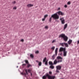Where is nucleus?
I'll return each instance as SVG.
<instances>
[{
  "label": "nucleus",
  "instance_id": "obj_1",
  "mask_svg": "<svg viewBox=\"0 0 79 79\" xmlns=\"http://www.w3.org/2000/svg\"><path fill=\"white\" fill-rule=\"evenodd\" d=\"M63 58L60 56H58L57 57V59H55L54 61V64H56L57 63H61L62 62L63 60Z\"/></svg>",
  "mask_w": 79,
  "mask_h": 79
},
{
  "label": "nucleus",
  "instance_id": "obj_2",
  "mask_svg": "<svg viewBox=\"0 0 79 79\" xmlns=\"http://www.w3.org/2000/svg\"><path fill=\"white\" fill-rule=\"evenodd\" d=\"M47 77L49 79H55V76H50L48 73H47L42 78L43 79H46Z\"/></svg>",
  "mask_w": 79,
  "mask_h": 79
},
{
  "label": "nucleus",
  "instance_id": "obj_3",
  "mask_svg": "<svg viewBox=\"0 0 79 79\" xmlns=\"http://www.w3.org/2000/svg\"><path fill=\"white\" fill-rule=\"evenodd\" d=\"M66 47H65L64 48L61 47L59 49V52H61L62 51L63 52V56H66L67 55V53L68 51H66Z\"/></svg>",
  "mask_w": 79,
  "mask_h": 79
},
{
  "label": "nucleus",
  "instance_id": "obj_4",
  "mask_svg": "<svg viewBox=\"0 0 79 79\" xmlns=\"http://www.w3.org/2000/svg\"><path fill=\"white\" fill-rule=\"evenodd\" d=\"M59 38H61V39H63V40L65 42H67L68 39V38L67 37V36L65 35V34H60L59 37Z\"/></svg>",
  "mask_w": 79,
  "mask_h": 79
},
{
  "label": "nucleus",
  "instance_id": "obj_5",
  "mask_svg": "<svg viewBox=\"0 0 79 79\" xmlns=\"http://www.w3.org/2000/svg\"><path fill=\"white\" fill-rule=\"evenodd\" d=\"M52 18H53L54 19H59V16L56 13L53 15H52L51 17L49 19V22H52Z\"/></svg>",
  "mask_w": 79,
  "mask_h": 79
},
{
  "label": "nucleus",
  "instance_id": "obj_6",
  "mask_svg": "<svg viewBox=\"0 0 79 79\" xmlns=\"http://www.w3.org/2000/svg\"><path fill=\"white\" fill-rule=\"evenodd\" d=\"M60 45L62 47H68L69 46H68V43H60Z\"/></svg>",
  "mask_w": 79,
  "mask_h": 79
},
{
  "label": "nucleus",
  "instance_id": "obj_7",
  "mask_svg": "<svg viewBox=\"0 0 79 79\" xmlns=\"http://www.w3.org/2000/svg\"><path fill=\"white\" fill-rule=\"evenodd\" d=\"M60 21H61V24H64L65 23V20L64 19V18L62 17L60 19Z\"/></svg>",
  "mask_w": 79,
  "mask_h": 79
},
{
  "label": "nucleus",
  "instance_id": "obj_8",
  "mask_svg": "<svg viewBox=\"0 0 79 79\" xmlns=\"http://www.w3.org/2000/svg\"><path fill=\"white\" fill-rule=\"evenodd\" d=\"M25 72L26 73H21V74H22V75H24L26 77V76L27 74V75H28V73H27V70L26 69Z\"/></svg>",
  "mask_w": 79,
  "mask_h": 79
},
{
  "label": "nucleus",
  "instance_id": "obj_9",
  "mask_svg": "<svg viewBox=\"0 0 79 79\" xmlns=\"http://www.w3.org/2000/svg\"><path fill=\"white\" fill-rule=\"evenodd\" d=\"M56 13H58L59 15H61V16H63V15H64V13H63V12L61 11H58Z\"/></svg>",
  "mask_w": 79,
  "mask_h": 79
},
{
  "label": "nucleus",
  "instance_id": "obj_10",
  "mask_svg": "<svg viewBox=\"0 0 79 79\" xmlns=\"http://www.w3.org/2000/svg\"><path fill=\"white\" fill-rule=\"evenodd\" d=\"M57 55V54H55L53 55L52 56V59L53 60H55V57Z\"/></svg>",
  "mask_w": 79,
  "mask_h": 79
},
{
  "label": "nucleus",
  "instance_id": "obj_11",
  "mask_svg": "<svg viewBox=\"0 0 79 79\" xmlns=\"http://www.w3.org/2000/svg\"><path fill=\"white\" fill-rule=\"evenodd\" d=\"M56 68L57 69H58V70H60L61 69V66L60 65H58L56 66Z\"/></svg>",
  "mask_w": 79,
  "mask_h": 79
},
{
  "label": "nucleus",
  "instance_id": "obj_12",
  "mask_svg": "<svg viewBox=\"0 0 79 79\" xmlns=\"http://www.w3.org/2000/svg\"><path fill=\"white\" fill-rule=\"evenodd\" d=\"M68 27V24H65L64 25V30H65Z\"/></svg>",
  "mask_w": 79,
  "mask_h": 79
},
{
  "label": "nucleus",
  "instance_id": "obj_13",
  "mask_svg": "<svg viewBox=\"0 0 79 79\" xmlns=\"http://www.w3.org/2000/svg\"><path fill=\"white\" fill-rule=\"evenodd\" d=\"M68 44H69V45H70V44L73 42V40H69V41L68 42Z\"/></svg>",
  "mask_w": 79,
  "mask_h": 79
},
{
  "label": "nucleus",
  "instance_id": "obj_14",
  "mask_svg": "<svg viewBox=\"0 0 79 79\" xmlns=\"http://www.w3.org/2000/svg\"><path fill=\"white\" fill-rule=\"evenodd\" d=\"M33 6L34 5L33 4H28L27 5V7H32V6Z\"/></svg>",
  "mask_w": 79,
  "mask_h": 79
},
{
  "label": "nucleus",
  "instance_id": "obj_15",
  "mask_svg": "<svg viewBox=\"0 0 79 79\" xmlns=\"http://www.w3.org/2000/svg\"><path fill=\"white\" fill-rule=\"evenodd\" d=\"M49 68H50V69H53L55 68V67L54 66L52 65L50 66Z\"/></svg>",
  "mask_w": 79,
  "mask_h": 79
},
{
  "label": "nucleus",
  "instance_id": "obj_16",
  "mask_svg": "<svg viewBox=\"0 0 79 79\" xmlns=\"http://www.w3.org/2000/svg\"><path fill=\"white\" fill-rule=\"evenodd\" d=\"M49 64L50 65H54V64L53 63V62H52L51 61H50L49 62Z\"/></svg>",
  "mask_w": 79,
  "mask_h": 79
},
{
  "label": "nucleus",
  "instance_id": "obj_17",
  "mask_svg": "<svg viewBox=\"0 0 79 79\" xmlns=\"http://www.w3.org/2000/svg\"><path fill=\"white\" fill-rule=\"evenodd\" d=\"M58 48H56L55 51V53L56 54H57V53H58Z\"/></svg>",
  "mask_w": 79,
  "mask_h": 79
},
{
  "label": "nucleus",
  "instance_id": "obj_18",
  "mask_svg": "<svg viewBox=\"0 0 79 79\" xmlns=\"http://www.w3.org/2000/svg\"><path fill=\"white\" fill-rule=\"evenodd\" d=\"M30 57H31V58L33 59V58H34V55H33V54H31L30 55Z\"/></svg>",
  "mask_w": 79,
  "mask_h": 79
},
{
  "label": "nucleus",
  "instance_id": "obj_19",
  "mask_svg": "<svg viewBox=\"0 0 79 79\" xmlns=\"http://www.w3.org/2000/svg\"><path fill=\"white\" fill-rule=\"evenodd\" d=\"M46 60H47V58L45 57L43 60V63H44L46 61Z\"/></svg>",
  "mask_w": 79,
  "mask_h": 79
},
{
  "label": "nucleus",
  "instance_id": "obj_20",
  "mask_svg": "<svg viewBox=\"0 0 79 79\" xmlns=\"http://www.w3.org/2000/svg\"><path fill=\"white\" fill-rule=\"evenodd\" d=\"M32 67V65L30 64H28L27 65V68H29V67Z\"/></svg>",
  "mask_w": 79,
  "mask_h": 79
},
{
  "label": "nucleus",
  "instance_id": "obj_21",
  "mask_svg": "<svg viewBox=\"0 0 79 79\" xmlns=\"http://www.w3.org/2000/svg\"><path fill=\"white\" fill-rule=\"evenodd\" d=\"M44 62H45V65H46V66H47V65H48V62H47V61Z\"/></svg>",
  "mask_w": 79,
  "mask_h": 79
},
{
  "label": "nucleus",
  "instance_id": "obj_22",
  "mask_svg": "<svg viewBox=\"0 0 79 79\" xmlns=\"http://www.w3.org/2000/svg\"><path fill=\"white\" fill-rule=\"evenodd\" d=\"M55 47H52V48H51V49L53 50H55Z\"/></svg>",
  "mask_w": 79,
  "mask_h": 79
},
{
  "label": "nucleus",
  "instance_id": "obj_23",
  "mask_svg": "<svg viewBox=\"0 0 79 79\" xmlns=\"http://www.w3.org/2000/svg\"><path fill=\"white\" fill-rule=\"evenodd\" d=\"M41 65H42V62H40L39 63V65L40 66H41Z\"/></svg>",
  "mask_w": 79,
  "mask_h": 79
},
{
  "label": "nucleus",
  "instance_id": "obj_24",
  "mask_svg": "<svg viewBox=\"0 0 79 79\" xmlns=\"http://www.w3.org/2000/svg\"><path fill=\"white\" fill-rule=\"evenodd\" d=\"M27 71H28V73H31V70L30 69H28L27 70Z\"/></svg>",
  "mask_w": 79,
  "mask_h": 79
},
{
  "label": "nucleus",
  "instance_id": "obj_25",
  "mask_svg": "<svg viewBox=\"0 0 79 79\" xmlns=\"http://www.w3.org/2000/svg\"><path fill=\"white\" fill-rule=\"evenodd\" d=\"M25 63H26L27 64H28V63H29V62H28V60H25Z\"/></svg>",
  "mask_w": 79,
  "mask_h": 79
},
{
  "label": "nucleus",
  "instance_id": "obj_26",
  "mask_svg": "<svg viewBox=\"0 0 79 79\" xmlns=\"http://www.w3.org/2000/svg\"><path fill=\"white\" fill-rule=\"evenodd\" d=\"M47 16H48V15H45L44 16V18L45 19V18H46Z\"/></svg>",
  "mask_w": 79,
  "mask_h": 79
},
{
  "label": "nucleus",
  "instance_id": "obj_27",
  "mask_svg": "<svg viewBox=\"0 0 79 79\" xmlns=\"http://www.w3.org/2000/svg\"><path fill=\"white\" fill-rule=\"evenodd\" d=\"M13 9H14V10H16V9H17V8L15 6L13 8Z\"/></svg>",
  "mask_w": 79,
  "mask_h": 79
},
{
  "label": "nucleus",
  "instance_id": "obj_28",
  "mask_svg": "<svg viewBox=\"0 0 79 79\" xmlns=\"http://www.w3.org/2000/svg\"><path fill=\"white\" fill-rule=\"evenodd\" d=\"M12 3H13V4H15L16 3V1H14L12 2Z\"/></svg>",
  "mask_w": 79,
  "mask_h": 79
},
{
  "label": "nucleus",
  "instance_id": "obj_29",
  "mask_svg": "<svg viewBox=\"0 0 79 79\" xmlns=\"http://www.w3.org/2000/svg\"><path fill=\"white\" fill-rule=\"evenodd\" d=\"M39 53V51H37L35 52V53Z\"/></svg>",
  "mask_w": 79,
  "mask_h": 79
},
{
  "label": "nucleus",
  "instance_id": "obj_30",
  "mask_svg": "<svg viewBox=\"0 0 79 79\" xmlns=\"http://www.w3.org/2000/svg\"><path fill=\"white\" fill-rule=\"evenodd\" d=\"M45 19L44 18L42 19V21H45Z\"/></svg>",
  "mask_w": 79,
  "mask_h": 79
},
{
  "label": "nucleus",
  "instance_id": "obj_31",
  "mask_svg": "<svg viewBox=\"0 0 79 79\" xmlns=\"http://www.w3.org/2000/svg\"><path fill=\"white\" fill-rule=\"evenodd\" d=\"M67 4L68 5H70L71 4V2H68L67 3Z\"/></svg>",
  "mask_w": 79,
  "mask_h": 79
},
{
  "label": "nucleus",
  "instance_id": "obj_32",
  "mask_svg": "<svg viewBox=\"0 0 79 79\" xmlns=\"http://www.w3.org/2000/svg\"><path fill=\"white\" fill-rule=\"evenodd\" d=\"M49 74H52V72L51 71H50L49 72Z\"/></svg>",
  "mask_w": 79,
  "mask_h": 79
},
{
  "label": "nucleus",
  "instance_id": "obj_33",
  "mask_svg": "<svg viewBox=\"0 0 79 79\" xmlns=\"http://www.w3.org/2000/svg\"><path fill=\"white\" fill-rule=\"evenodd\" d=\"M58 70H59L58 69H56V72L57 73H60V72H59V71Z\"/></svg>",
  "mask_w": 79,
  "mask_h": 79
},
{
  "label": "nucleus",
  "instance_id": "obj_34",
  "mask_svg": "<svg viewBox=\"0 0 79 79\" xmlns=\"http://www.w3.org/2000/svg\"><path fill=\"white\" fill-rule=\"evenodd\" d=\"M64 7H65V8H67V7H68V6H67V5H64Z\"/></svg>",
  "mask_w": 79,
  "mask_h": 79
},
{
  "label": "nucleus",
  "instance_id": "obj_35",
  "mask_svg": "<svg viewBox=\"0 0 79 79\" xmlns=\"http://www.w3.org/2000/svg\"><path fill=\"white\" fill-rule=\"evenodd\" d=\"M48 26H46L45 27V29H48Z\"/></svg>",
  "mask_w": 79,
  "mask_h": 79
},
{
  "label": "nucleus",
  "instance_id": "obj_36",
  "mask_svg": "<svg viewBox=\"0 0 79 79\" xmlns=\"http://www.w3.org/2000/svg\"><path fill=\"white\" fill-rule=\"evenodd\" d=\"M26 64H24L22 65V66H26Z\"/></svg>",
  "mask_w": 79,
  "mask_h": 79
},
{
  "label": "nucleus",
  "instance_id": "obj_37",
  "mask_svg": "<svg viewBox=\"0 0 79 79\" xmlns=\"http://www.w3.org/2000/svg\"><path fill=\"white\" fill-rule=\"evenodd\" d=\"M55 42V40H53L52 42V43H54V42Z\"/></svg>",
  "mask_w": 79,
  "mask_h": 79
},
{
  "label": "nucleus",
  "instance_id": "obj_38",
  "mask_svg": "<svg viewBox=\"0 0 79 79\" xmlns=\"http://www.w3.org/2000/svg\"><path fill=\"white\" fill-rule=\"evenodd\" d=\"M20 41L21 42H24V40L23 39H22L20 40Z\"/></svg>",
  "mask_w": 79,
  "mask_h": 79
},
{
  "label": "nucleus",
  "instance_id": "obj_39",
  "mask_svg": "<svg viewBox=\"0 0 79 79\" xmlns=\"http://www.w3.org/2000/svg\"><path fill=\"white\" fill-rule=\"evenodd\" d=\"M36 62L38 63H39V61H38V60H36Z\"/></svg>",
  "mask_w": 79,
  "mask_h": 79
},
{
  "label": "nucleus",
  "instance_id": "obj_40",
  "mask_svg": "<svg viewBox=\"0 0 79 79\" xmlns=\"http://www.w3.org/2000/svg\"><path fill=\"white\" fill-rule=\"evenodd\" d=\"M30 73L31 74V76H32V73L31 72Z\"/></svg>",
  "mask_w": 79,
  "mask_h": 79
},
{
  "label": "nucleus",
  "instance_id": "obj_41",
  "mask_svg": "<svg viewBox=\"0 0 79 79\" xmlns=\"http://www.w3.org/2000/svg\"><path fill=\"white\" fill-rule=\"evenodd\" d=\"M58 10H60V7H58Z\"/></svg>",
  "mask_w": 79,
  "mask_h": 79
},
{
  "label": "nucleus",
  "instance_id": "obj_42",
  "mask_svg": "<svg viewBox=\"0 0 79 79\" xmlns=\"http://www.w3.org/2000/svg\"><path fill=\"white\" fill-rule=\"evenodd\" d=\"M59 55H62V53H61Z\"/></svg>",
  "mask_w": 79,
  "mask_h": 79
},
{
  "label": "nucleus",
  "instance_id": "obj_43",
  "mask_svg": "<svg viewBox=\"0 0 79 79\" xmlns=\"http://www.w3.org/2000/svg\"><path fill=\"white\" fill-rule=\"evenodd\" d=\"M56 21H57V22H59L58 20H56Z\"/></svg>",
  "mask_w": 79,
  "mask_h": 79
},
{
  "label": "nucleus",
  "instance_id": "obj_44",
  "mask_svg": "<svg viewBox=\"0 0 79 79\" xmlns=\"http://www.w3.org/2000/svg\"><path fill=\"white\" fill-rule=\"evenodd\" d=\"M47 61V62H48V60H46V61Z\"/></svg>",
  "mask_w": 79,
  "mask_h": 79
},
{
  "label": "nucleus",
  "instance_id": "obj_45",
  "mask_svg": "<svg viewBox=\"0 0 79 79\" xmlns=\"http://www.w3.org/2000/svg\"><path fill=\"white\" fill-rule=\"evenodd\" d=\"M17 68H18V66H17Z\"/></svg>",
  "mask_w": 79,
  "mask_h": 79
},
{
  "label": "nucleus",
  "instance_id": "obj_46",
  "mask_svg": "<svg viewBox=\"0 0 79 79\" xmlns=\"http://www.w3.org/2000/svg\"><path fill=\"white\" fill-rule=\"evenodd\" d=\"M22 63H24V62H22Z\"/></svg>",
  "mask_w": 79,
  "mask_h": 79
},
{
  "label": "nucleus",
  "instance_id": "obj_47",
  "mask_svg": "<svg viewBox=\"0 0 79 79\" xmlns=\"http://www.w3.org/2000/svg\"><path fill=\"white\" fill-rule=\"evenodd\" d=\"M19 63H18V64H19Z\"/></svg>",
  "mask_w": 79,
  "mask_h": 79
}]
</instances>
